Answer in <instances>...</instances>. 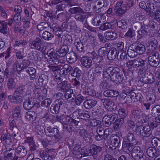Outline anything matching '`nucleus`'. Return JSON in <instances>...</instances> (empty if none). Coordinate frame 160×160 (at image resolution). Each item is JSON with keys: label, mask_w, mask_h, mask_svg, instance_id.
<instances>
[{"label": "nucleus", "mask_w": 160, "mask_h": 160, "mask_svg": "<svg viewBox=\"0 0 160 160\" xmlns=\"http://www.w3.org/2000/svg\"><path fill=\"white\" fill-rule=\"evenodd\" d=\"M119 69L117 68L111 67L103 71V77L109 81L120 83L123 79V77L120 75Z\"/></svg>", "instance_id": "f257e3e1"}, {"label": "nucleus", "mask_w": 160, "mask_h": 160, "mask_svg": "<svg viewBox=\"0 0 160 160\" xmlns=\"http://www.w3.org/2000/svg\"><path fill=\"white\" fill-rule=\"evenodd\" d=\"M127 66L132 70L135 68L139 67L138 74L145 73L148 72L147 71L148 63L145 60L138 58L132 60H129L126 63Z\"/></svg>", "instance_id": "f03ea898"}, {"label": "nucleus", "mask_w": 160, "mask_h": 160, "mask_svg": "<svg viewBox=\"0 0 160 160\" xmlns=\"http://www.w3.org/2000/svg\"><path fill=\"white\" fill-rule=\"evenodd\" d=\"M137 132L140 136L148 137L149 140L152 139V135L150 126L143 125L139 126L137 129Z\"/></svg>", "instance_id": "7ed1b4c3"}, {"label": "nucleus", "mask_w": 160, "mask_h": 160, "mask_svg": "<svg viewBox=\"0 0 160 160\" xmlns=\"http://www.w3.org/2000/svg\"><path fill=\"white\" fill-rule=\"evenodd\" d=\"M43 42L41 39L39 38H37L32 42H30L29 47L31 48L35 49L39 51L44 52H45L46 47L45 46H43Z\"/></svg>", "instance_id": "20e7f679"}, {"label": "nucleus", "mask_w": 160, "mask_h": 160, "mask_svg": "<svg viewBox=\"0 0 160 160\" xmlns=\"http://www.w3.org/2000/svg\"><path fill=\"white\" fill-rule=\"evenodd\" d=\"M118 118V114L115 113H108L103 117L102 121L105 126L108 127L111 124H114L115 121Z\"/></svg>", "instance_id": "39448f33"}, {"label": "nucleus", "mask_w": 160, "mask_h": 160, "mask_svg": "<svg viewBox=\"0 0 160 160\" xmlns=\"http://www.w3.org/2000/svg\"><path fill=\"white\" fill-rule=\"evenodd\" d=\"M108 4V2L107 0H97L93 3V10L97 13L100 12L101 11L102 8L106 7Z\"/></svg>", "instance_id": "423d86ee"}, {"label": "nucleus", "mask_w": 160, "mask_h": 160, "mask_svg": "<svg viewBox=\"0 0 160 160\" xmlns=\"http://www.w3.org/2000/svg\"><path fill=\"white\" fill-rule=\"evenodd\" d=\"M44 131L47 135L54 137L56 139L60 138V136L59 133L58 129L51 126H45L44 128Z\"/></svg>", "instance_id": "0eeeda50"}, {"label": "nucleus", "mask_w": 160, "mask_h": 160, "mask_svg": "<svg viewBox=\"0 0 160 160\" xmlns=\"http://www.w3.org/2000/svg\"><path fill=\"white\" fill-rule=\"evenodd\" d=\"M123 2H118L114 8V11L116 15L120 16L123 14L127 10V8L125 4H123Z\"/></svg>", "instance_id": "6e6552de"}, {"label": "nucleus", "mask_w": 160, "mask_h": 160, "mask_svg": "<svg viewBox=\"0 0 160 160\" xmlns=\"http://www.w3.org/2000/svg\"><path fill=\"white\" fill-rule=\"evenodd\" d=\"M147 71L148 72L138 74L140 75H142V78L140 79V81L145 83H153L154 81V77L153 75L148 71V66Z\"/></svg>", "instance_id": "1a4fd4ad"}, {"label": "nucleus", "mask_w": 160, "mask_h": 160, "mask_svg": "<svg viewBox=\"0 0 160 160\" xmlns=\"http://www.w3.org/2000/svg\"><path fill=\"white\" fill-rule=\"evenodd\" d=\"M121 139L120 137L116 134H112L110 136L108 140V142L114 147L115 148L120 146Z\"/></svg>", "instance_id": "9d476101"}, {"label": "nucleus", "mask_w": 160, "mask_h": 160, "mask_svg": "<svg viewBox=\"0 0 160 160\" xmlns=\"http://www.w3.org/2000/svg\"><path fill=\"white\" fill-rule=\"evenodd\" d=\"M148 7L147 6V8L145 9L146 13L148 16H153L154 12L157 10L160 7L157 6L153 3L149 2L147 3Z\"/></svg>", "instance_id": "9b49d317"}, {"label": "nucleus", "mask_w": 160, "mask_h": 160, "mask_svg": "<svg viewBox=\"0 0 160 160\" xmlns=\"http://www.w3.org/2000/svg\"><path fill=\"white\" fill-rule=\"evenodd\" d=\"M13 136L10 133H6L2 134L0 137L1 142L7 145H11L12 143Z\"/></svg>", "instance_id": "f8f14e48"}, {"label": "nucleus", "mask_w": 160, "mask_h": 160, "mask_svg": "<svg viewBox=\"0 0 160 160\" xmlns=\"http://www.w3.org/2000/svg\"><path fill=\"white\" fill-rule=\"evenodd\" d=\"M25 89V86L20 85L15 90L14 94L15 97L20 100H22V95Z\"/></svg>", "instance_id": "ddd939ff"}, {"label": "nucleus", "mask_w": 160, "mask_h": 160, "mask_svg": "<svg viewBox=\"0 0 160 160\" xmlns=\"http://www.w3.org/2000/svg\"><path fill=\"white\" fill-rule=\"evenodd\" d=\"M55 101L50 108V111L53 114H56L59 112L60 106L62 105V101Z\"/></svg>", "instance_id": "4468645a"}, {"label": "nucleus", "mask_w": 160, "mask_h": 160, "mask_svg": "<svg viewBox=\"0 0 160 160\" xmlns=\"http://www.w3.org/2000/svg\"><path fill=\"white\" fill-rule=\"evenodd\" d=\"M81 62L82 66L87 68H90L92 64V60L88 57H83L81 58Z\"/></svg>", "instance_id": "2eb2a0df"}, {"label": "nucleus", "mask_w": 160, "mask_h": 160, "mask_svg": "<svg viewBox=\"0 0 160 160\" xmlns=\"http://www.w3.org/2000/svg\"><path fill=\"white\" fill-rule=\"evenodd\" d=\"M134 145L132 142L124 139L122 146V150L123 152L128 153L130 152V148L132 146Z\"/></svg>", "instance_id": "dca6fc26"}, {"label": "nucleus", "mask_w": 160, "mask_h": 160, "mask_svg": "<svg viewBox=\"0 0 160 160\" xmlns=\"http://www.w3.org/2000/svg\"><path fill=\"white\" fill-rule=\"evenodd\" d=\"M103 105L105 108L108 111H114L117 108V105L111 101H104Z\"/></svg>", "instance_id": "f3484780"}, {"label": "nucleus", "mask_w": 160, "mask_h": 160, "mask_svg": "<svg viewBox=\"0 0 160 160\" xmlns=\"http://www.w3.org/2000/svg\"><path fill=\"white\" fill-rule=\"evenodd\" d=\"M6 152L7 154L4 156L5 160H12L13 159V157H14L15 154V151L14 148H6Z\"/></svg>", "instance_id": "a211bd4d"}, {"label": "nucleus", "mask_w": 160, "mask_h": 160, "mask_svg": "<svg viewBox=\"0 0 160 160\" xmlns=\"http://www.w3.org/2000/svg\"><path fill=\"white\" fill-rule=\"evenodd\" d=\"M68 47L67 45H62L60 49L56 52L57 55L60 57H63L67 55L68 52Z\"/></svg>", "instance_id": "6ab92c4d"}, {"label": "nucleus", "mask_w": 160, "mask_h": 160, "mask_svg": "<svg viewBox=\"0 0 160 160\" xmlns=\"http://www.w3.org/2000/svg\"><path fill=\"white\" fill-rule=\"evenodd\" d=\"M15 151L17 155L22 157L25 156L27 153L26 149L24 146L22 145L18 147Z\"/></svg>", "instance_id": "aec40b11"}, {"label": "nucleus", "mask_w": 160, "mask_h": 160, "mask_svg": "<svg viewBox=\"0 0 160 160\" xmlns=\"http://www.w3.org/2000/svg\"><path fill=\"white\" fill-rule=\"evenodd\" d=\"M117 50L114 48H112L109 51L108 54V58L109 60H112L115 59L116 57H118Z\"/></svg>", "instance_id": "412c9836"}, {"label": "nucleus", "mask_w": 160, "mask_h": 160, "mask_svg": "<svg viewBox=\"0 0 160 160\" xmlns=\"http://www.w3.org/2000/svg\"><path fill=\"white\" fill-rule=\"evenodd\" d=\"M136 45L132 44L128 48L127 50V53L129 57L133 58L137 55L136 49Z\"/></svg>", "instance_id": "4be33fe9"}, {"label": "nucleus", "mask_w": 160, "mask_h": 160, "mask_svg": "<svg viewBox=\"0 0 160 160\" xmlns=\"http://www.w3.org/2000/svg\"><path fill=\"white\" fill-rule=\"evenodd\" d=\"M58 88L63 91L66 92L69 90L70 88V85L68 83V81H64L58 84Z\"/></svg>", "instance_id": "5701e85b"}, {"label": "nucleus", "mask_w": 160, "mask_h": 160, "mask_svg": "<svg viewBox=\"0 0 160 160\" xmlns=\"http://www.w3.org/2000/svg\"><path fill=\"white\" fill-rule=\"evenodd\" d=\"M104 35L105 38L109 40H113L117 38V33L114 32L106 31Z\"/></svg>", "instance_id": "b1692460"}, {"label": "nucleus", "mask_w": 160, "mask_h": 160, "mask_svg": "<svg viewBox=\"0 0 160 160\" xmlns=\"http://www.w3.org/2000/svg\"><path fill=\"white\" fill-rule=\"evenodd\" d=\"M96 132L98 135L95 136V139L97 140H101L103 139V136L106 131H105L103 128L101 127L97 128Z\"/></svg>", "instance_id": "393cba45"}, {"label": "nucleus", "mask_w": 160, "mask_h": 160, "mask_svg": "<svg viewBox=\"0 0 160 160\" xmlns=\"http://www.w3.org/2000/svg\"><path fill=\"white\" fill-rule=\"evenodd\" d=\"M40 156L44 160H52L53 158L54 157V155H52L49 152L43 151H41Z\"/></svg>", "instance_id": "a878e982"}, {"label": "nucleus", "mask_w": 160, "mask_h": 160, "mask_svg": "<svg viewBox=\"0 0 160 160\" xmlns=\"http://www.w3.org/2000/svg\"><path fill=\"white\" fill-rule=\"evenodd\" d=\"M140 147L138 146L134 147L132 150L131 155L135 160H139L138 153L140 152Z\"/></svg>", "instance_id": "bb28decb"}, {"label": "nucleus", "mask_w": 160, "mask_h": 160, "mask_svg": "<svg viewBox=\"0 0 160 160\" xmlns=\"http://www.w3.org/2000/svg\"><path fill=\"white\" fill-rule=\"evenodd\" d=\"M8 119L9 121L10 129L12 131L13 133L18 132H19V130L16 126V123L14 119L10 118Z\"/></svg>", "instance_id": "cd10ccee"}, {"label": "nucleus", "mask_w": 160, "mask_h": 160, "mask_svg": "<svg viewBox=\"0 0 160 160\" xmlns=\"http://www.w3.org/2000/svg\"><path fill=\"white\" fill-rule=\"evenodd\" d=\"M37 116L36 113L33 111H29L27 112L25 114V117L27 120L32 121L36 119Z\"/></svg>", "instance_id": "c85d7f7f"}, {"label": "nucleus", "mask_w": 160, "mask_h": 160, "mask_svg": "<svg viewBox=\"0 0 160 160\" xmlns=\"http://www.w3.org/2000/svg\"><path fill=\"white\" fill-rule=\"evenodd\" d=\"M146 153L148 156L152 158L158 156L159 154L156 149L152 147H150L147 149Z\"/></svg>", "instance_id": "c756f323"}, {"label": "nucleus", "mask_w": 160, "mask_h": 160, "mask_svg": "<svg viewBox=\"0 0 160 160\" xmlns=\"http://www.w3.org/2000/svg\"><path fill=\"white\" fill-rule=\"evenodd\" d=\"M26 72L30 76L31 80H33L36 77V70L33 67H28L26 69Z\"/></svg>", "instance_id": "7c9ffc66"}, {"label": "nucleus", "mask_w": 160, "mask_h": 160, "mask_svg": "<svg viewBox=\"0 0 160 160\" xmlns=\"http://www.w3.org/2000/svg\"><path fill=\"white\" fill-rule=\"evenodd\" d=\"M66 58L71 63H73L75 62L77 60L76 54L74 52H70L66 55Z\"/></svg>", "instance_id": "2f4dec72"}, {"label": "nucleus", "mask_w": 160, "mask_h": 160, "mask_svg": "<svg viewBox=\"0 0 160 160\" xmlns=\"http://www.w3.org/2000/svg\"><path fill=\"white\" fill-rule=\"evenodd\" d=\"M151 115L153 117H158L160 115V105L154 106L151 111Z\"/></svg>", "instance_id": "473e14b6"}, {"label": "nucleus", "mask_w": 160, "mask_h": 160, "mask_svg": "<svg viewBox=\"0 0 160 160\" xmlns=\"http://www.w3.org/2000/svg\"><path fill=\"white\" fill-rule=\"evenodd\" d=\"M158 45V42L156 39H154L150 41L148 43V50L150 51H154L157 48Z\"/></svg>", "instance_id": "72a5a7b5"}, {"label": "nucleus", "mask_w": 160, "mask_h": 160, "mask_svg": "<svg viewBox=\"0 0 160 160\" xmlns=\"http://www.w3.org/2000/svg\"><path fill=\"white\" fill-rule=\"evenodd\" d=\"M126 137L124 139H126L127 140L132 142L134 145H135L137 143V142L134 135L132 132H128L127 134Z\"/></svg>", "instance_id": "f704fd0d"}, {"label": "nucleus", "mask_w": 160, "mask_h": 160, "mask_svg": "<svg viewBox=\"0 0 160 160\" xmlns=\"http://www.w3.org/2000/svg\"><path fill=\"white\" fill-rule=\"evenodd\" d=\"M71 115H67V117L66 118V121L70 122V124H74L75 126H80L81 123L79 121H77L75 119H73L71 117Z\"/></svg>", "instance_id": "c9c22d12"}, {"label": "nucleus", "mask_w": 160, "mask_h": 160, "mask_svg": "<svg viewBox=\"0 0 160 160\" xmlns=\"http://www.w3.org/2000/svg\"><path fill=\"white\" fill-rule=\"evenodd\" d=\"M138 34V37L139 38H141L147 34L148 32L146 26L142 27V28L137 31Z\"/></svg>", "instance_id": "e433bc0d"}, {"label": "nucleus", "mask_w": 160, "mask_h": 160, "mask_svg": "<svg viewBox=\"0 0 160 160\" xmlns=\"http://www.w3.org/2000/svg\"><path fill=\"white\" fill-rule=\"evenodd\" d=\"M124 122L123 118H117L114 123V128L115 130H118Z\"/></svg>", "instance_id": "4c0bfd02"}, {"label": "nucleus", "mask_w": 160, "mask_h": 160, "mask_svg": "<svg viewBox=\"0 0 160 160\" xmlns=\"http://www.w3.org/2000/svg\"><path fill=\"white\" fill-rule=\"evenodd\" d=\"M31 58L30 59H32L35 61H40L42 59V55L39 52L37 51H34L32 54Z\"/></svg>", "instance_id": "58836bf2"}, {"label": "nucleus", "mask_w": 160, "mask_h": 160, "mask_svg": "<svg viewBox=\"0 0 160 160\" xmlns=\"http://www.w3.org/2000/svg\"><path fill=\"white\" fill-rule=\"evenodd\" d=\"M54 37V35L47 31L44 32L42 34V38L44 40L49 41L51 40Z\"/></svg>", "instance_id": "ea45409f"}, {"label": "nucleus", "mask_w": 160, "mask_h": 160, "mask_svg": "<svg viewBox=\"0 0 160 160\" xmlns=\"http://www.w3.org/2000/svg\"><path fill=\"white\" fill-rule=\"evenodd\" d=\"M102 149V148L95 145H92L90 146V152L93 155H97Z\"/></svg>", "instance_id": "a19ab883"}, {"label": "nucleus", "mask_w": 160, "mask_h": 160, "mask_svg": "<svg viewBox=\"0 0 160 160\" xmlns=\"http://www.w3.org/2000/svg\"><path fill=\"white\" fill-rule=\"evenodd\" d=\"M73 144V143H72V144H71L69 142V147L72 148V153L75 155L78 154L80 152V151L81 150V148L79 146L75 144V145L73 146L72 145Z\"/></svg>", "instance_id": "79ce46f5"}, {"label": "nucleus", "mask_w": 160, "mask_h": 160, "mask_svg": "<svg viewBox=\"0 0 160 160\" xmlns=\"http://www.w3.org/2000/svg\"><path fill=\"white\" fill-rule=\"evenodd\" d=\"M97 103V101H85L83 102L85 107L88 109L94 106Z\"/></svg>", "instance_id": "37998d69"}, {"label": "nucleus", "mask_w": 160, "mask_h": 160, "mask_svg": "<svg viewBox=\"0 0 160 160\" xmlns=\"http://www.w3.org/2000/svg\"><path fill=\"white\" fill-rule=\"evenodd\" d=\"M68 12L72 14L77 13H84V11L80 7L70 8L69 9Z\"/></svg>", "instance_id": "c03bdc74"}, {"label": "nucleus", "mask_w": 160, "mask_h": 160, "mask_svg": "<svg viewBox=\"0 0 160 160\" xmlns=\"http://www.w3.org/2000/svg\"><path fill=\"white\" fill-rule=\"evenodd\" d=\"M135 48L137 55L143 54L146 50L145 46L141 44H139L137 46L136 45Z\"/></svg>", "instance_id": "a18cd8bd"}, {"label": "nucleus", "mask_w": 160, "mask_h": 160, "mask_svg": "<svg viewBox=\"0 0 160 160\" xmlns=\"http://www.w3.org/2000/svg\"><path fill=\"white\" fill-rule=\"evenodd\" d=\"M21 109L20 107H16L14 110L13 113V117L16 119L18 118L19 120H21Z\"/></svg>", "instance_id": "49530a36"}, {"label": "nucleus", "mask_w": 160, "mask_h": 160, "mask_svg": "<svg viewBox=\"0 0 160 160\" xmlns=\"http://www.w3.org/2000/svg\"><path fill=\"white\" fill-rule=\"evenodd\" d=\"M103 17V16L101 15V14L99 15L96 16L92 20V23L93 25L95 26H98L99 25L100 23H101L100 18Z\"/></svg>", "instance_id": "de8ad7c7"}, {"label": "nucleus", "mask_w": 160, "mask_h": 160, "mask_svg": "<svg viewBox=\"0 0 160 160\" xmlns=\"http://www.w3.org/2000/svg\"><path fill=\"white\" fill-rule=\"evenodd\" d=\"M16 82L13 78H9L7 82V86L9 90H13L16 87Z\"/></svg>", "instance_id": "09e8293b"}, {"label": "nucleus", "mask_w": 160, "mask_h": 160, "mask_svg": "<svg viewBox=\"0 0 160 160\" xmlns=\"http://www.w3.org/2000/svg\"><path fill=\"white\" fill-rule=\"evenodd\" d=\"M92 112L94 116H97L100 118L102 116L103 111L101 108H95L92 109Z\"/></svg>", "instance_id": "8fccbe9b"}, {"label": "nucleus", "mask_w": 160, "mask_h": 160, "mask_svg": "<svg viewBox=\"0 0 160 160\" xmlns=\"http://www.w3.org/2000/svg\"><path fill=\"white\" fill-rule=\"evenodd\" d=\"M32 101H25L23 103V107L26 110L31 109L34 105Z\"/></svg>", "instance_id": "3c124183"}, {"label": "nucleus", "mask_w": 160, "mask_h": 160, "mask_svg": "<svg viewBox=\"0 0 160 160\" xmlns=\"http://www.w3.org/2000/svg\"><path fill=\"white\" fill-rule=\"evenodd\" d=\"M74 44L78 51L80 52H83V46L82 43L79 39L76 40Z\"/></svg>", "instance_id": "603ef678"}, {"label": "nucleus", "mask_w": 160, "mask_h": 160, "mask_svg": "<svg viewBox=\"0 0 160 160\" xmlns=\"http://www.w3.org/2000/svg\"><path fill=\"white\" fill-rule=\"evenodd\" d=\"M117 25L118 27L123 29H125L128 27L127 22L123 19L118 21L117 22Z\"/></svg>", "instance_id": "864d4df0"}, {"label": "nucleus", "mask_w": 160, "mask_h": 160, "mask_svg": "<svg viewBox=\"0 0 160 160\" xmlns=\"http://www.w3.org/2000/svg\"><path fill=\"white\" fill-rule=\"evenodd\" d=\"M38 80L42 85H45L48 82V77L44 74H42L39 77Z\"/></svg>", "instance_id": "5fc2aeb1"}, {"label": "nucleus", "mask_w": 160, "mask_h": 160, "mask_svg": "<svg viewBox=\"0 0 160 160\" xmlns=\"http://www.w3.org/2000/svg\"><path fill=\"white\" fill-rule=\"evenodd\" d=\"M135 119L133 117H130L127 121V124L128 127L129 128V130L132 129L135 127V124L134 121Z\"/></svg>", "instance_id": "6e6d98bb"}, {"label": "nucleus", "mask_w": 160, "mask_h": 160, "mask_svg": "<svg viewBox=\"0 0 160 160\" xmlns=\"http://www.w3.org/2000/svg\"><path fill=\"white\" fill-rule=\"evenodd\" d=\"M3 22V21H2L1 23L0 24H2V26L0 27V32L4 35H6L7 33V23Z\"/></svg>", "instance_id": "4d7b16f0"}, {"label": "nucleus", "mask_w": 160, "mask_h": 160, "mask_svg": "<svg viewBox=\"0 0 160 160\" xmlns=\"http://www.w3.org/2000/svg\"><path fill=\"white\" fill-rule=\"evenodd\" d=\"M142 112L138 110H133L132 113V115L130 117H133L135 119L136 118L140 119L141 118V114Z\"/></svg>", "instance_id": "13d9d810"}, {"label": "nucleus", "mask_w": 160, "mask_h": 160, "mask_svg": "<svg viewBox=\"0 0 160 160\" xmlns=\"http://www.w3.org/2000/svg\"><path fill=\"white\" fill-rule=\"evenodd\" d=\"M48 27L49 25L47 23L43 22L40 23L37 26L38 30L40 31L43 30Z\"/></svg>", "instance_id": "bf43d9fd"}, {"label": "nucleus", "mask_w": 160, "mask_h": 160, "mask_svg": "<svg viewBox=\"0 0 160 160\" xmlns=\"http://www.w3.org/2000/svg\"><path fill=\"white\" fill-rule=\"evenodd\" d=\"M21 14L15 13L13 19L15 22L18 25L20 26L21 24Z\"/></svg>", "instance_id": "052dcab7"}, {"label": "nucleus", "mask_w": 160, "mask_h": 160, "mask_svg": "<svg viewBox=\"0 0 160 160\" xmlns=\"http://www.w3.org/2000/svg\"><path fill=\"white\" fill-rule=\"evenodd\" d=\"M81 114L80 118L85 120H88L90 118V116L88 112L82 110L81 111Z\"/></svg>", "instance_id": "680f3d73"}, {"label": "nucleus", "mask_w": 160, "mask_h": 160, "mask_svg": "<svg viewBox=\"0 0 160 160\" xmlns=\"http://www.w3.org/2000/svg\"><path fill=\"white\" fill-rule=\"evenodd\" d=\"M149 17H153L154 20L160 22V10L158 8L154 12L153 16Z\"/></svg>", "instance_id": "e2e57ef3"}, {"label": "nucleus", "mask_w": 160, "mask_h": 160, "mask_svg": "<svg viewBox=\"0 0 160 160\" xmlns=\"http://www.w3.org/2000/svg\"><path fill=\"white\" fill-rule=\"evenodd\" d=\"M15 53L16 56L18 59H23L24 57V48H23L22 51L16 50Z\"/></svg>", "instance_id": "0e129e2a"}, {"label": "nucleus", "mask_w": 160, "mask_h": 160, "mask_svg": "<svg viewBox=\"0 0 160 160\" xmlns=\"http://www.w3.org/2000/svg\"><path fill=\"white\" fill-rule=\"evenodd\" d=\"M80 136L82 137L86 141H88V139H89V135L87 133V131L84 129H82L79 132Z\"/></svg>", "instance_id": "69168bd1"}, {"label": "nucleus", "mask_w": 160, "mask_h": 160, "mask_svg": "<svg viewBox=\"0 0 160 160\" xmlns=\"http://www.w3.org/2000/svg\"><path fill=\"white\" fill-rule=\"evenodd\" d=\"M112 25L111 23L106 22L104 23L100 27V28L102 31H105L111 28Z\"/></svg>", "instance_id": "338daca9"}, {"label": "nucleus", "mask_w": 160, "mask_h": 160, "mask_svg": "<svg viewBox=\"0 0 160 160\" xmlns=\"http://www.w3.org/2000/svg\"><path fill=\"white\" fill-rule=\"evenodd\" d=\"M152 146L157 148H160V140L157 138H153L152 139Z\"/></svg>", "instance_id": "774afa93"}]
</instances>
